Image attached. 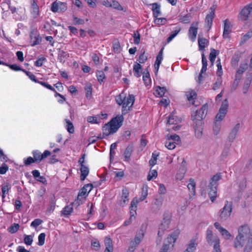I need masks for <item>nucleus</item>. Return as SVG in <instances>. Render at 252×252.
<instances>
[{
	"label": "nucleus",
	"mask_w": 252,
	"mask_h": 252,
	"mask_svg": "<svg viewBox=\"0 0 252 252\" xmlns=\"http://www.w3.org/2000/svg\"><path fill=\"white\" fill-rule=\"evenodd\" d=\"M245 246L244 252H250L252 249V233L248 224L241 225L238 228V235L234 242L236 248H242Z\"/></svg>",
	"instance_id": "f257e3e1"
},
{
	"label": "nucleus",
	"mask_w": 252,
	"mask_h": 252,
	"mask_svg": "<svg viewBox=\"0 0 252 252\" xmlns=\"http://www.w3.org/2000/svg\"><path fill=\"white\" fill-rule=\"evenodd\" d=\"M208 110V104L205 103L202 106L199 110H196L191 114L193 126L195 132L199 136L201 134L203 125V119L205 118Z\"/></svg>",
	"instance_id": "f03ea898"
},
{
	"label": "nucleus",
	"mask_w": 252,
	"mask_h": 252,
	"mask_svg": "<svg viewBox=\"0 0 252 252\" xmlns=\"http://www.w3.org/2000/svg\"><path fill=\"white\" fill-rule=\"evenodd\" d=\"M123 121L124 117L122 115H118L112 119L109 123L103 126L102 136L105 137L115 133L122 126Z\"/></svg>",
	"instance_id": "7ed1b4c3"
},
{
	"label": "nucleus",
	"mask_w": 252,
	"mask_h": 252,
	"mask_svg": "<svg viewBox=\"0 0 252 252\" xmlns=\"http://www.w3.org/2000/svg\"><path fill=\"white\" fill-rule=\"evenodd\" d=\"M221 179L220 173H218L214 175L210 179L208 185L209 189L208 195L210 200L214 202L217 196V187L218 181Z\"/></svg>",
	"instance_id": "20e7f679"
},
{
	"label": "nucleus",
	"mask_w": 252,
	"mask_h": 252,
	"mask_svg": "<svg viewBox=\"0 0 252 252\" xmlns=\"http://www.w3.org/2000/svg\"><path fill=\"white\" fill-rule=\"evenodd\" d=\"M179 234V230H176L169 235L165 241L159 252H168L170 249L173 247L174 244L177 240Z\"/></svg>",
	"instance_id": "39448f33"
},
{
	"label": "nucleus",
	"mask_w": 252,
	"mask_h": 252,
	"mask_svg": "<svg viewBox=\"0 0 252 252\" xmlns=\"http://www.w3.org/2000/svg\"><path fill=\"white\" fill-rule=\"evenodd\" d=\"M232 211V203L226 201L225 205L219 212V219L220 221H224L228 220L231 215Z\"/></svg>",
	"instance_id": "423d86ee"
},
{
	"label": "nucleus",
	"mask_w": 252,
	"mask_h": 252,
	"mask_svg": "<svg viewBox=\"0 0 252 252\" xmlns=\"http://www.w3.org/2000/svg\"><path fill=\"white\" fill-rule=\"evenodd\" d=\"M206 238L208 243L210 245H213L214 252H221L220 248V240L217 236L213 235L211 230H207Z\"/></svg>",
	"instance_id": "0eeeda50"
},
{
	"label": "nucleus",
	"mask_w": 252,
	"mask_h": 252,
	"mask_svg": "<svg viewBox=\"0 0 252 252\" xmlns=\"http://www.w3.org/2000/svg\"><path fill=\"white\" fill-rule=\"evenodd\" d=\"M240 19L241 21H247V23L252 22V3L242 10L240 14Z\"/></svg>",
	"instance_id": "6e6552de"
},
{
	"label": "nucleus",
	"mask_w": 252,
	"mask_h": 252,
	"mask_svg": "<svg viewBox=\"0 0 252 252\" xmlns=\"http://www.w3.org/2000/svg\"><path fill=\"white\" fill-rule=\"evenodd\" d=\"M228 107V102L227 99H224L219 109V112L215 118V121L220 122L225 117Z\"/></svg>",
	"instance_id": "1a4fd4ad"
},
{
	"label": "nucleus",
	"mask_w": 252,
	"mask_h": 252,
	"mask_svg": "<svg viewBox=\"0 0 252 252\" xmlns=\"http://www.w3.org/2000/svg\"><path fill=\"white\" fill-rule=\"evenodd\" d=\"M30 36V42L32 46L39 45L41 42L42 38L38 33L36 29H33L31 31Z\"/></svg>",
	"instance_id": "9d476101"
},
{
	"label": "nucleus",
	"mask_w": 252,
	"mask_h": 252,
	"mask_svg": "<svg viewBox=\"0 0 252 252\" xmlns=\"http://www.w3.org/2000/svg\"><path fill=\"white\" fill-rule=\"evenodd\" d=\"M148 195L147 190H143L142 191L141 195L139 199L138 200L136 197L134 198L131 202L130 209V213L132 214V211L136 213L137 209V205L139 201H143L147 197Z\"/></svg>",
	"instance_id": "9b49d317"
},
{
	"label": "nucleus",
	"mask_w": 252,
	"mask_h": 252,
	"mask_svg": "<svg viewBox=\"0 0 252 252\" xmlns=\"http://www.w3.org/2000/svg\"><path fill=\"white\" fill-rule=\"evenodd\" d=\"M134 96L133 94H129L126 101L125 100L122 109V114L125 115L130 110L134 102Z\"/></svg>",
	"instance_id": "f8f14e48"
},
{
	"label": "nucleus",
	"mask_w": 252,
	"mask_h": 252,
	"mask_svg": "<svg viewBox=\"0 0 252 252\" xmlns=\"http://www.w3.org/2000/svg\"><path fill=\"white\" fill-rule=\"evenodd\" d=\"M66 9V3L65 2L54 1L51 5V10L53 12H63Z\"/></svg>",
	"instance_id": "ddd939ff"
},
{
	"label": "nucleus",
	"mask_w": 252,
	"mask_h": 252,
	"mask_svg": "<svg viewBox=\"0 0 252 252\" xmlns=\"http://www.w3.org/2000/svg\"><path fill=\"white\" fill-rule=\"evenodd\" d=\"M163 198L161 196H156L154 202L152 204L151 210L153 212H158L162 205Z\"/></svg>",
	"instance_id": "4468645a"
},
{
	"label": "nucleus",
	"mask_w": 252,
	"mask_h": 252,
	"mask_svg": "<svg viewBox=\"0 0 252 252\" xmlns=\"http://www.w3.org/2000/svg\"><path fill=\"white\" fill-rule=\"evenodd\" d=\"M240 125L239 123H237L231 129V131L228 134L227 136V141L232 144L236 138L238 132L240 128Z\"/></svg>",
	"instance_id": "2eb2a0df"
},
{
	"label": "nucleus",
	"mask_w": 252,
	"mask_h": 252,
	"mask_svg": "<svg viewBox=\"0 0 252 252\" xmlns=\"http://www.w3.org/2000/svg\"><path fill=\"white\" fill-rule=\"evenodd\" d=\"M170 223V219L169 216H164L163 219L159 225L158 235L160 236L161 233H163L164 230L169 228Z\"/></svg>",
	"instance_id": "dca6fc26"
},
{
	"label": "nucleus",
	"mask_w": 252,
	"mask_h": 252,
	"mask_svg": "<svg viewBox=\"0 0 252 252\" xmlns=\"http://www.w3.org/2000/svg\"><path fill=\"white\" fill-rule=\"evenodd\" d=\"M202 67L197 81L199 83H201V81L203 80L202 74L206 72L208 65L207 60L204 53L202 54Z\"/></svg>",
	"instance_id": "f3484780"
},
{
	"label": "nucleus",
	"mask_w": 252,
	"mask_h": 252,
	"mask_svg": "<svg viewBox=\"0 0 252 252\" xmlns=\"http://www.w3.org/2000/svg\"><path fill=\"white\" fill-rule=\"evenodd\" d=\"M129 190L127 188H123L122 190V198L120 201V204L121 206L124 207L128 203L129 201Z\"/></svg>",
	"instance_id": "a211bd4d"
},
{
	"label": "nucleus",
	"mask_w": 252,
	"mask_h": 252,
	"mask_svg": "<svg viewBox=\"0 0 252 252\" xmlns=\"http://www.w3.org/2000/svg\"><path fill=\"white\" fill-rule=\"evenodd\" d=\"M231 25L229 19H226L224 21V30L223 33V37L224 38L228 37V35L231 32Z\"/></svg>",
	"instance_id": "6ab92c4d"
},
{
	"label": "nucleus",
	"mask_w": 252,
	"mask_h": 252,
	"mask_svg": "<svg viewBox=\"0 0 252 252\" xmlns=\"http://www.w3.org/2000/svg\"><path fill=\"white\" fill-rule=\"evenodd\" d=\"M214 11H212L208 14L207 15L205 18L206 26L208 28V32L211 29L213 19L214 17Z\"/></svg>",
	"instance_id": "aec40b11"
},
{
	"label": "nucleus",
	"mask_w": 252,
	"mask_h": 252,
	"mask_svg": "<svg viewBox=\"0 0 252 252\" xmlns=\"http://www.w3.org/2000/svg\"><path fill=\"white\" fill-rule=\"evenodd\" d=\"M198 43L199 50L204 52L206 46H207L209 44V41L207 39L201 37L200 35H199L198 38Z\"/></svg>",
	"instance_id": "412c9836"
},
{
	"label": "nucleus",
	"mask_w": 252,
	"mask_h": 252,
	"mask_svg": "<svg viewBox=\"0 0 252 252\" xmlns=\"http://www.w3.org/2000/svg\"><path fill=\"white\" fill-rule=\"evenodd\" d=\"M133 149L134 147L132 144L128 145V146L126 148L124 154L125 161L127 162L130 161V158L132 153L133 152Z\"/></svg>",
	"instance_id": "4be33fe9"
},
{
	"label": "nucleus",
	"mask_w": 252,
	"mask_h": 252,
	"mask_svg": "<svg viewBox=\"0 0 252 252\" xmlns=\"http://www.w3.org/2000/svg\"><path fill=\"white\" fill-rule=\"evenodd\" d=\"M31 13L32 14L34 18H36L38 17L39 13V7L35 2V0H32L31 3Z\"/></svg>",
	"instance_id": "5701e85b"
},
{
	"label": "nucleus",
	"mask_w": 252,
	"mask_h": 252,
	"mask_svg": "<svg viewBox=\"0 0 252 252\" xmlns=\"http://www.w3.org/2000/svg\"><path fill=\"white\" fill-rule=\"evenodd\" d=\"M93 189V185L92 184H88L85 185L81 189L79 193V196H84L88 194V193L91 191Z\"/></svg>",
	"instance_id": "b1692460"
},
{
	"label": "nucleus",
	"mask_w": 252,
	"mask_h": 252,
	"mask_svg": "<svg viewBox=\"0 0 252 252\" xmlns=\"http://www.w3.org/2000/svg\"><path fill=\"white\" fill-rule=\"evenodd\" d=\"M152 6V9L153 12V15L155 17L157 18L161 14L160 5L158 3H153L150 4Z\"/></svg>",
	"instance_id": "393cba45"
},
{
	"label": "nucleus",
	"mask_w": 252,
	"mask_h": 252,
	"mask_svg": "<svg viewBox=\"0 0 252 252\" xmlns=\"http://www.w3.org/2000/svg\"><path fill=\"white\" fill-rule=\"evenodd\" d=\"M80 167L81 175L80 179L82 181H84L86 177L88 175L89 173V169L88 166L85 164H81Z\"/></svg>",
	"instance_id": "a878e982"
},
{
	"label": "nucleus",
	"mask_w": 252,
	"mask_h": 252,
	"mask_svg": "<svg viewBox=\"0 0 252 252\" xmlns=\"http://www.w3.org/2000/svg\"><path fill=\"white\" fill-rule=\"evenodd\" d=\"M195 239H191L188 244L186 250L183 252H195L197 246V243Z\"/></svg>",
	"instance_id": "bb28decb"
},
{
	"label": "nucleus",
	"mask_w": 252,
	"mask_h": 252,
	"mask_svg": "<svg viewBox=\"0 0 252 252\" xmlns=\"http://www.w3.org/2000/svg\"><path fill=\"white\" fill-rule=\"evenodd\" d=\"M69 57V54L66 52L59 49L58 54V59L60 62L62 63H64L65 60Z\"/></svg>",
	"instance_id": "cd10ccee"
},
{
	"label": "nucleus",
	"mask_w": 252,
	"mask_h": 252,
	"mask_svg": "<svg viewBox=\"0 0 252 252\" xmlns=\"http://www.w3.org/2000/svg\"><path fill=\"white\" fill-rule=\"evenodd\" d=\"M197 27H190L189 30V36L192 41H194L197 33Z\"/></svg>",
	"instance_id": "c85d7f7f"
},
{
	"label": "nucleus",
	"mask_w": 252,
	"mask_h": 252,
	"mask_svg": "<svg viewBox=\"0 0 252 252\" xmlns=\"http://www.w3.org/2000/svg\"><path fill=\"white\" fill-rule=\"evenodd\" d=\"M167 91L166 88L165 87H161L159 86L156 87V90L154 94L156 96L158 97H161Z\"/></svg>",
	"instance_id": "c756f323"
},
{
	"label": "nucleus",
	"mask_w": 252,
	"mask_h": 252,
	"mask_svg": "<svg viewBox=\"0 0 252 252\" xmlns=\"http://www.w3.org/2000/svg\"><path fill=\"white\" fill-rule=\"evenodd\" d=\"M231 147V144L226 145L223 149L222 152L220 156L221 160H224L228 157L229 152L230 148Z\"/></svg>",
	"instance_id": "7c9ffc66"
},
{
	"label": "nucleus",
	"mask_w": 252,
	"mask_h": 252,
	"mask_svg": "<svg viewBox=\"0 0 252 252\" xmlns=\"http://www.w3.org/2000/svg\"><path fill=\"white\" fill-rule=\"evenodd\" d=\"M139 243V239H137V238L134 239L133 241H131L128 249L126 252H133Z\"/></svg>",
	"instance_id": "2f4dec72"
},
{
	"label": "nucleus",
	"mask_w": 252,
	"mask_h": 252,
	"mask_svg": "<svg viewBox=\"0 0 252 252\" xmlns=\"http://www.w3.org/2000/svg\"><path fill=\"white\" fill-rule=\"evenodd\" d=\"M11 186L8 183H4L1 185V191L2 198L5 197V194L8 193L9 190L11 189Z\"/></svg>",
	"instance_id": "473e14b6"
},
{
	"label": "nucleus",
	"mask_w": 252,
	"mask_h": 252,
	"mask_svg": "<svg viewBox=\"0 0 252 252\" xmlns=\"http://www.w3.org/2000/svg\"><path fill=\"white\" fill-rule=\"evenodd\" d=\"M142 69V66L138 63H136L133 66V73L134 75L138 78L141 76V72Z\"/></svg>",
	"instance_id": "72a5a7b5"
},
{
	"label": "nucleus",
	"mask_w": 252,
	"mask_h": 252,
	"mask_svg": "<svg viewBox=\"0 0 252 252\" xmlns=\"http://www.w3.org/2000/svg\"><path fill=\"white\" fill-rule=\"evenodd\" d=\"M167 138L170 139L172 141H173L176 145H180L181 143L180 136L176 134L167 135Z\"/></svg>",
	"instance_id": "f704fd0d"
},
{
	"label": "nucleus",
	"mask_w": 252,
	"mask_h": 252,
	"mask_svg": "<svg viewBox=\"0 0 252 252\" xmlns=\"http://www.w3.org/2000/svg\"><path fill=\"white\" fill-rule=\"evenodd\" d=\"M219 51L218 50H216L213 48L211 49V53L209 55V60L212 63V65H213L217 55L219 54Z\"/></svg>",
	"instance_id": "c9c22d12"
},
{
	"label": "nucleus",
	"mask_w": 252,
	"mask_h": 252,
	"mask_svg": "<svg viewBox=\"0 0 252 252\" xmlns=\"http://www.w3.org/2000/svg\"><path fill=\"white\" fill-rule=\"evenodd\" d=\"M162 57L157 56L156 60L155 63V75H157L158 74V72L160 64L162 60Z\"/></svg>",
	"instance_id": "e433bc0d"
},
{
	"label": "nucleus",
	"mask_w": 252,
	"mask_h": 252,
	"mask_svg": "<svg viewBox=\"0 0 252 252\" xmlns=\"http://www.w3.org/2000/svg\"><path fill=\"white\" fill-rule=\"evenodd\" d=\"M126 96L123 93L120 94L116 97V101L119 105H124Z\"/></svg>",
	"instance_id": "4c0bfd02"
},
{
	"label": "nucleus",
	"mask_w": 252,
	"mask_h": 252,
	"mask_svg": "<svg viewBox=\"0 0 252 252\" xmlns=\"http://www.w3.org/2000/svg\"><path fill=\"white\" fill-rule=\"evenodd\" d=\"M188 188L190 190L191 194L194 195L195 192V183L192 179H190V183L188 184Z\"/></svg>",
	"instance_id": "58836bf2"
},
{
	"label": "nucleus",
	"mask_w": 252,
	"mask_h": 252,
	"mask_svg": "<svg viewBox=\"0 0 252 252\" xmlns=\"http://www.w3.org/2000/svg\"><path fill=\"white\" fill-rule=\"evenodd\" d=\"M92 86L90 83L87 84L85 87L86 95L87 98H91L92 94Z\"/></svg>",
	"instance_id": "ea45409f"
},
{
	"label": "nucleus",
	"mask_w": 252,
	"mask_h": 252,
	"mask_svg": "<svg viewBox=\"0 0 252 252\" xmlns=\"http://www.w3.org/2000/svg\"><path fill=\"white\" fill-rule=\"evenodd\" d=\"M72 204L65 206L62 211V213L64 216L69 215L73 211Z\"/></svg>",
	"instance_id": "a19ab883"
},
{
	"label": "nucleus",
	"mask_w": 252,
	"mask_h": 252,
	"mask_svg": "<svg viewBox=\"0 0 252 252\" xmlns=\"http://www.w3.org/2000/svg\"><path fill=\"white\" fill-rule=\"evenodd\" d=\"M186 95L188 100L191 101L193 100L196 98L197 94L194 91L191 90L190 91L186 92Z\"/></svg>",
	"instance_id": "79ce46f5"
},
{
	"label": "nucleus",
	"mask_w": 252,
	"mask_h": 252,
	"mask_svg": "<svg viewBox=\"0 0 252 252\" xmlns=\"http://www.w3.org/2000/svg\"><path fill=\"white\" fill-rule=\"evenodd\" d=\"M158 156V154L154 152L152 154V158L149 160V164L152 167L154 166L157 163V158Z\"/></svg>",
	"instance_id": "37998d69"
},
{
	"label": "nucleus",
	"mask_w": 252,
	"mask_h": 252,
	"mask_svg": "<svg viewBox=\"0 0 252 252\" xmlns=\"http://www.w3.org/2000/svg\"><path fill=\"white\" fill-rule=\"evenodd\" d=\"M186 167L184 165H182L180 168L179 172L180 173H178L176 175V178L178 180H181L184 177V175L186 172Z\"/></svg>",
	"instance_id": "c03bdc74"
},
{
	"label": "nucleus",
	"mask_w": 252,
	"mask_h": 252,
	"mask_svg": "<svg viewBox=\"0 0 252 252\" xmlns=\"http://www.w3.org/2000/svg\"><path fill=\"white\" fill-rule=\"evenodd\" d=\"M176 144L172 141L170 139L167 138V140L165 142V146L169 150H173L176 147Z\"/></svg>",
	"instance_id": "a18cd8bd"
},
{
	"label": "nucleus",
	"mask_w": 252,
	"mask_h": 252,
	"mask_svg": "<svg viewBox=\"0 0 252 252\" xmlns=\"http://www.w3.org/2000/svg\"><path fill=\"white\" fill-rule=\"evenodd\" d=\"M143 80L146 86H148L150 84H151V81L150 73L149 72H147L146 73H143Z\"/></svg>",
	"instance_id": "49530a36"
},
{
	"label": "nucleus",
	"mask_w": 252,
	"mask_h": 252,
	"mask_svg": "<svg viewBox=\"0 0 252 252\" xmlns=\"http://www.w3.org/2000/svg\"><path fill=\"white\" fill-rule=\"evenodd\" d=\"M32 154L35 161H41L42 160V154L40 152L34 151H33Z\"/></svg>",
	"instance_id": "de8ad7c7"
},
{
	"label": "nucleus",
	"mask_w": 252,
	"mask_h": 252,
	"mask_svg": "<svg viewBox=\"0 0 252 252\" xmlns=\"http://www.w3.org/2000/svg\"><path fill=\"white\" fill-rule=\"evenodd\" d=\"M96 77L98 80V81L101 84L103 79H104L106 77L104 73L102 71H97L96 72Z\"/></svg>",
	"instance_id": "09e8293b"
},
{
	"label": "nucleus",
	"mask_w": 252,
	"mask_h": 252,
	"mask_svg": "<svg viewBox=\"0 0 252 252\" xmlns=\"http://www.w3.org/2000/svg\"><path fill=\"white\" fill-rule=\"evenodd\" d=\"M221 127V123L217 121H215L213 130L215 134L217 135L220 131Z\"/></svg>",
	"instance_id": "8fccbe9b"
},
{
	"label": "nucleus",
	"mask_w": 252,
	"mask_h": 252,
	"mask_svg": "<svg viewBox=\"0 0 252 252\" xmlns=\"http://www.w3.org/2000/svg\"><path fill=\"white\" fill-rule=\"evenodd\" d=\"M65 122L67 124L66 128L67 131L70 133H73L74 132V126L71 122L68 120L65 119Z\"/></svg>",
	"instance_id": "3c124183"
},
{
	"label": "nucleus",
	"mask_w": 252,
	"mask_h": 252,
	"mask_svg": "<svg viewBox=\"0 0 252 252\" xmlns=\"http://www.w3.org/2000/svg\"><path fill=\"white\" fill-rule=\"evenodd\" d=\"M19 225L17 223H13L9 228V231L11 233H16L19 229Z\"/></svg>",
	"instance_id": "603ef678"
},
{
	"label": "nucleus",
	"mask_w": 252,
	"mask_h": 252,
	"mask_svg": "<svg viewBox=\"0 0 252 252\" xmlns=\"http://www.w3.org/2000/svg\"><path fill=\"white\" fill-rule=\"evenodd\" d=\"M158 172L156 170H151L147 177V180L148 181H151L153 178H156L157 177Z\"/></svg>",
	"instance_id": "864d4df0"
},
{
	"label": "nucleus",
	"mask_w": 252,
	"mask_h": 252,
	"mask_svg": "<svg viewBox=\"0 0 252 252\" xmlns=\"http://www.w3.org/2000/svg\"><path fill=\"white\" fill-rule=\"evenodd\" d=\"M87 121L92 124H99L100 122V119H98L95 116H89L87 118Z\"/></svg>",
	"instance_id": "5fc2aeb1"
},
{
	"label": "nucleus",
	"mask_w": 252,
	"mask_h": 252,
	"mask_svg": "<svg viewBox=\"0 0 252 252\" xmlns=\"http://www.w3.org/2000/svg\"><path fill=\"white\" fill-rule=\"evenodd\" d=\"M22 71L26 73V74L33 81L38 83L39 82L36 79L35 76L32 72L27 71L25 69H22Z\"/></svg>",
	"instance_id": "6e6d98bb"
},
{
	"label": "nucleus",
	"mask_w": 252,
	"mask_h": 252,
	"mask_svg": "<svg viewBox=\"0 0 252 252\" xmlns=\"http://www.w3.org/2000/svg\"><path fill=\"white\" fill-rule=\"evenodd\" d=\"M24 241L26 245L30 246L33 242V237L32 235H25Z\"/></svg>",
	"instance_id": "4d7b16f0"
},
{
	"label": "nucleus",
	"mask_w": 252,
	"mask_h": 252,
	"mask_svg": "<svg viewBox=\"0 0 252 252\" xmlns=\"http://www.w3.org/2000/svg\"><path fill=\"white\" fill-rule=\"evenodd\" d=\"M46 235L44 233H42L39 234L38 237V245L39 246H42L44 245L45 243V239Z\"/></svg>",
	"instance_id": "13d9d810"
},
{
	"label": "nucleus",
	"mask_w": 252,
	"mask_h": 252,
	"mask_svg": "<svg viewBox=\"0 0 252 252\" xmlns=\"http://www.w3.org/2000/svg\"><path fill=\"white\" fill-rule=\"evenodd\" d=\"M220 233L225 239H229L231 237V235L230 234V233L226 229L224 228L223 229H221V230L220 231Z\"/></svg>",
	"instance_id": "bf43d9fd"
},
{
	"label": "nucleus",
	"mask_w": 252,
	"mask_h": 252,
	"mask_svg": "<svg viewBox=\"0 0 252 252\" xmlns=\"http://www.w3.org/2000/svg\"><path fill=\"white\" fill-rule=\"evenodd\" d=\"M191 15L186 14V15L182 16L180 18L181 22L183 23H189L190 21Z\"/></svg>",
	"instance_id": "052dcab7"
},
{
	"label": "nucleus",
	"mask_w": 252,
	"mask_h": 252,
	"mask_svg": "<svg viewBox=\"0 0 252 252\" xmlns=\"http://www.w3.org/2000/svg\"><path fill=\"white\" fill-rule=\"evenodd\" d=\"M248 63H241L237 71L243 73L248 68Z\"/></svg>",
	"instance_id": "680f3d73"
},
{
	"label": "nucleus",
	"mask_w": 252,
	"mask_h": 252,
	"mask_svg": "<svg viewBox=\"0 0 252 252\" xmlns=\"http://www.w3.org/2000/svg\"><path fill=\"white\" fill-rule=\"evenodd\" d=\"M155 23L157 25H163L166 23L167 20L165 18H156Z\"/></svg>",
	"instance_id": "e2e57ef3"
},
{
	"label": "nucleus",
	"mask_w": 252,
	"mask_h": 252,
	"mask_svg": "<svg viewBox=\"0 0 252 252\" xmlns=\"http://www.w3.org/2000/svg\"><path fill=\"white\" fill-rule=\"evenodd\" d=\"M240 58V55L238 54H235L231 60L232 64L236 66L237 65L238 62H239Z\"/></svg>",
	"instance_id": "0e129e2a"
},
{
	"label": "nucleus",
	"mask_w": 252,
	"mask_h": 252,
	"mask_svg": "<svg viewBox=\"0 0 252 252\" xmlns=\"http://www.w3.org/2000/svg\"><path fill=\"white\" fill-rule=\"evenodd\" d=\"M148 59L147 55L144 51L139 57L138 61L141 63H144Z\"/></svg>",
	"instance_id": "69168bd1"
},
{
	"label": "nucleus",
	"mask_w": 252,
	"mask_h": 252,
	"mask_svg": "<svg viewBox=\"0 0 252 252\" xmlns=\"http://www.w3.org/2000/svg\"><path fill=\"white\" fill-rule=\"evenodd\" d=\"M177 122L176 116H175L173 114H170L168 117V119L167 121V124L169 125H174L176 124V122Z\"/></svg>",
	"instance_id": "338daca9"
},
{
	"label": "nucleus",
	"mask_w": 252,
	"mask_h": 252,
	"mask_svg": "<svg viewBox=\"0 0 252 252\" xmlns=\"http://www.w3.org/2000/svg\"><path fill=\"white\" fill-rule=\"evenodd\" d=\"M252 37V31H249L242 38L241 42L244 43Z\"/></svg>",
	"instance_id": "774afa93"
}]
</instances>
